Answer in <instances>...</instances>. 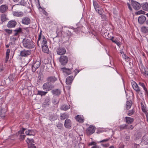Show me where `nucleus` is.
Wrapping results in <instances>:
<instances>
[{"label": "nucleus", "instance_id": "nucleus-1", "mask_svg": "<svg viewBox=\"0 0 148 148\" xmlns=\"http://www.w3.org/2000/svg\"><path fill=\"white\" fill-rule=\"evenodd\" d=\"M23 47L27 49H32L34 47V43L32 41L25 38L23 39Z\"/></svg>", "mask_w": 148, "mask_h": 148}, {"label": "nucleus", "instance_id": "nucleus-2", "mask_svg": "<svg viewBox=\"0 0 148 148\" xmlns=\"http://www.w3.org/2000/svg\"><path fill=\"white\" fill-rule=\"evenodd\" d=\"M42 31L40 32L38 36V39L37 41V45L38 47H40L39 43H40L41 46L47 45V42L46 39L44 36H42Z\"/></svg>", "mask_w": 148, "mask_h": 148}, {"label": "nucleus", "instance_id": "nucleus-3", "mask_svg": "<svg viewBox=\"0 0 148 148\" xmlns=\"http://www.w3.org/2000/svg\"><path fill=\"white\" fill-rule=\"evenodd\" d=\"M132 86L133 89L136 91L137 93L139 94L141 97L143 96V93L138 84L135 82L132 81L131 82Z\"/></svg>", "mask_w": 148, "mask_h": 148}, {"label": "nucleus", "instance_id": "nucleus-4", "mask_svg": "<svg viewBox=\"0 0 148 148\" xmlns=\"http://www.w3.org/2000/svg\"><path fill=\"white\" fill-rule=\"evenodd\" d=\"M42 88L44 90L48 91L51 90L54 88V86L53 84H51L48 82L45 83L43 84Z\"/></svg>", "mask_w": 148, "mask_h": 148}, {"label": "nucleus", "instance_id": "nucleus-5", "mask_svg": "<svg viewBox=\"0 0 148 148\" xmlns=\"http://www.w3.org/2000/svg\"><path fill=\"white\" fill-rule=\"evenodd\" d=\"M95 130V127L92 125H90V126L87 128L86 130V133L87 135H90L93 134Z\"/></svg>", "mask_w": 148, "mask_h": 148}, {"label": "nucleus", "instance_id": "nucleus-6", "mask_svg": "<svg viewBox=\"0 0 148 148\" xmlns=\"http://www.w3.org/2000/svg\"><path fill=\"white\" fill-rule=\"evenodd\" d=\"M130 1H131L132 6L135 9H139L140 8L141 5L139 3L133 0H130Z\"/></svg>", "mask_w": 148, "mask_h": 148}, {"label": "nucleus", "instance_id": "nucleus-7", "mask_svg": "<svg viewBox=\"0 0 148 148\" xmlns=\"http://www.w3.org/2000/svg\"><path fill=\"white\" fill-rule=\"evenodd\" d=\"M68 60V57L64 56H61L59 58V61L62 65L66 64Z\"/></svg>", "mask_w": 148, "mask_h": 148}, {"label": "nucleus", "instance_id": "nucleus-8", "mask_svg": "<svg viewBox=\"0 0 148 148\" xmlns=\"http://www.w3.org/2000/svg\"><path fill=\"white\" fill-rule=\"evenodd\" d=\"M31 53V50L24 49L21 51L20 55L22 57H26L30 55Z\"/></svg>", "mask_w": 148, "mask_h": 148}, {"label": "nucleus", "instance_id": "nucleus-9", "mask_svg": "<svg viewBox=\"0 0 148 148\" xmlns=\"http://www.w3.org/2000/svg\"><path fill=\"white\" fill-rule=\"evenodd\" d=\"M47 82L53 84L57 80V78L54 76H50L48 77L46 79Z\"/></svg>", "mask_w": 148, "mask_h": 148}, {"label": "nucleus", "instance_id": "nucleus-10", "mask_svg": "<svg viewBox=\"0 0 148 148\" xmlns=\"http://www.w3.org/2000/svg\"><path fill=\"white\" fill-rule=\"evenodd\" d=\"M40 65V62L39 61H36L32 66V71L33 72H35L36 70L38 68Z\"/></svg>", "mask_w": 148, "mask_h": 148}, {"label": "nucleus", "instance_id": "nucleus-11", "mask_svg": "<svg viewBox=\"0 0 148 148\" xmlns=\"http://www.w3.org/2000/svg\"><path fill=\"white\" fill-rule=\"evenodd\" d=\"M57 53L59 55H62L64 54L66 51L65 49L63 47H60L57 49Z\"/></svg>", "mask_w": 148, "mask_h": 148}, {"label": "nucleus", "instance_id": "nucleus-12", "mask_svg": "<svg viewBox=\"0 0 148 148\" xmlns=\"http://www.w3.org/2000/svg\"><path fill=\"white\" fill-rule=\"evenodd\" d=\"M16 25V22L15 21L12 20L10 21L7 24V26L9 28L14 27Z\"/></svg>", "mask_w": 148, "mask_h": 148}, {"label": "nucleus", "instance_id": "nucleus-13", "mask_svg": "<svg viewBox=\"0 0 148 148\" xmlns=\"http://www.w3.org/2000/svg\"><path fill=\"white\" fill-rule=\"evenodd\" d=\"M71 120L69 119H66L65 121L64 126L67 128L70 129L72 125Z\"/></svg>", "mask_w": 148, "mask_h": 148}, {"label": "nucleus", "instance_id": "nucleus-14", "mask_svg": "<svg viewBox=\"0 0 148 148\" xmlns=\"http://www.w3.org/2000/svg\"><path fill=\"white\" fill-rule=\"evenodd\" d=\"M50 98L49 97H47L45 99V101L42 105V107L45 108L48 106L50 104Z\"/></svg>", "mask_w": 148, "mask_h": 148}, {"label": "nucleus", "instance_id": "nucleus-15", "mask_svg": "<svg viewBox=\"0 0 148 148\" xmlns=\"http://www.w3.org/2000/svg\"><path fill=\"white\" fill-rule=\"evenodd\" d=\"M110 140V138H107L103 140H102L98 142V143H101V145L103 147L106 148L108 147L109 145V143L107 144H104L103 143L106 142Z\"/></svg>", "mask_w": 148, "mask_h": 148}, {"label": "nucleus", "instance_id": "nucleus-16", "mask_svg": "<svg viewBox=\"0 0 148 148\" xmlns=\"http://www.w3.org/2000/svg\"><path fill=\"white\" fill-rule=\"evenodd\" d=\"M74 77L73 76L71 75L67 77L66 80V84L71 85L73 80Z\"/></svg>", "mask_w": 148, "mask_h": 148}, {"label": "nucleus", "instance_id": "nucleus-17", "mask_svg": "<svg viewBox=\"0 0 148 148\" xmlns=\"http://www.w3.org/2000/svg\"><path fill=\"white\" fill-rule=\"evenodd\" d=\"M146 21V17L143 15L140 16L138 18V21L140 24H143Z\"/></svg>", "mask_w": 148, "mask_h": 148}, {"label": "nucleus", "instance_id": "nucleus-18", "mask_svg": "<svg viewBox=\"0 0 148 148\" xmlns=\"http://www.w3.org/2000/svg\"><path fill=\"white\" fill-rule=\"evenodd\" d=\"M14 16L18 17H21L24 15L23 13L21 11H14L13 12Z\"/></svg>", "mask_w": 148, "mask_h": 148}, {"label": "nucleus", "instance_id": "nucleus-19", "mask_svg": "<svg viewBox=\"0 0 148 148\" xmlns=\"http://www.w3.org/2000/svg\"><path fill=\"white\" fill-rule=\"evenodd\" d=\"M51 93L54 95L58 96L61 94V91L60 89H55L51 90Z\"/></svg>", "mask_w": 148, "mask_h": 148}, {"label": "nucleus", "instance_id": "nucleus-20", "mask_svg": "<svg viewBox=\"0 0 148 148\" xmlns=\"http://www.w3.org/2000/svg\"><path fill=\"white\" fill-rule=\"evenodd\" d=\"M30 20L28 17L23 18L22 20V23L24 24L28 25L30 23Z\"/></svg>", "mask_w": 148, "mask_h": 148}, {"label": "nucleus", "instance_id": "nucleus-21", "mask_svg": "<svg viewBox=\"0 0 148 148\" xmlns=\"http://www.w3.org/2000/svg\"><path fill=\"white\" fill-rule=\"evenodd\" d=\"M75 119L79 122L83 123L84 121L83 117L81 115H77L75 117Z\"/></svg>", "mask_w": 148, "mask_h": 148}, {"label": "nucleus", "instance_id": "nucleus-22", "mask_svg": "<svg viewBox=\"0 0 148 148\" xmlns=\"http://www.w3.org/2000/svg\"><path fill=\"white\" fill-rule=\"evenodd\" d=\"M69 117L68 114L66 113H65L60 114V119L62 120H63L65 119H67Z\"/></svg>", "mask_w": 148, "mask_h": 148}, {"label": "nucleus", "instance_id": "nucleus-23", "mask_svg": "<svg viewBox=\"0 0 148 148\" xmlns=\"http://www.w3.org/2000/svg\"><path fill=\"white\" fill-rule=\"evenodd\" d=\"M22 31V29L21 27H19L18 28L14 30V31L15 32V33L14 34V36H17L18 35L20 34Z\"/></svg>", "mask_w": 148, "mask_h": 148}, {"label": "nucleus", "instance_id": "nucleus-24", "mask_svg": "<svg viewBox=\"0 0 148 148\" xmlns=\"http://www.w3.org/2000/svg\"><path fill=\"white\" fill-rule=\"evenodd\" d=\"M126 122L128 124H130L132 123L134 121V119L129 117H125Z\"/></svg>", "mask_w": 148, "mask_h": 148}, {"label": "nucleus", "instance_id": "nucleus-25", "mask_svg": "<svg viewBox=\"0 0 148 148\" xmlns=\"http://www.w3.org/2000/svg\"><path fill=\"white\" fill-rule=\"evenodd\" d=\"M132 101L131 100H129L127 101L126 104V109L127 110L130 109L132 106Z\"/></svg>", "mask_w": 148, "mask_h": 148}, {"label": "nucleus", "instance_id": "nucleus-26", "mask_svg": "<svg viewBox=\"0 0 148 148\" xmlns=\"http://www.w3.org/2000/svg\"><path fill=\"white\" fill-rule=\"evenodd\" d=\"M6 110L4 108L1 109L0 111V116L2 118H4L5 116V113Z\"/></svg>", "mask_w": 148, "mask_h": 148}, {"label": "nucleus", "instance_id": "nucleus-27", "mask_svg": "<svg viewBox=\"0 0 148 148\" xmlns=\"http://www.w3.org/2000/svg\"><path fill=\"white\" fill-rule=\"evenodd\" d=\"M48 92L47 91H44L42 90H38L37 91V95H40L41 97L45 96L47 93Z\"/></svg>", "mask_w": 148, "mask_h": 148}, {"label": "nucleus", "instance_id": "nucleus-28", "mask_svg": "<svg viewBox=\"0 0 148 148\" xmlns=\"http://www.w3.org/2000/svg\"><path fill=\"white\" fill-rule=\"evenodd\" d=\"M141 30L143 33L148 34V27L143 26L141 28Z\"/></svg>", "mask_w": 148, "mask_h": 148}, {"label": "nucleus", "instance_id": "nucleus-29", "mask_svg": "<svg viewBox=\"0 0 148 148\" xmlns=\"http://www.w3.org/2000/svg\"><path fill=\"white\" fill-rule=\"evenodd\" d=\"M57 118V116L56 115L54 114H53L50 116L49 118L50 120L52 121H54L56 120Z\"/></svg>", "mask_w": 148, "mask_h": 148}, {"label": "nucleus", "instance_id": "nucleus-30", "mask_svg": "<svg viewBox=\"0 0 148 148\" xmlns=\"http://www.w3.org/2000/svg\"><path fill=\"white\" fill-rule=\"evenodd\" d=\"M70 108V106L69 105H64L61 106L60 109L62 110L66 111Z\"/></svg>", "mask_w": 148, "mask_h": 148}, {"label": "nucleus", "instance_id": "nucleus-31", "mask_svg": "<svg viewBox=\"0 0 148 148\" xmlns=\"http://www.w3.org/2000/svg\"><path fill=\"white\" fill-rule=\"evenodd\" d=\"M41 46L42 47V51L43 52L47 53L49 52V48L47 45Z\"/></svg>", "mask_w": 148, "mask_h": 148}, {"label": "nucleus", "instance_id": "nucleus-32", "mask_svg": "<svg viewBox=\"0 0 148 148\" xmlns=\"http://www.w3.org/2000/svg\"><path fill=\"white\" fill-rule=\"evenodd\" d=\"M19 3L20 5H23V6H26V5L27 4L26 2L24 0H21V1L19 2ZM18 5H19V4H17L14 5H13L11 7L12 9L13 8L14 6H17Z\"/></svg>", "mask_w": 148, "mask_h": 148}, {"label": "nucleus", "instance_id": "nucleus-33", "mask_svg": "<svg viewBox=\"0 0 148 148\" xmlns=\"http://www.w3.org/2000/svg\"><path fill=\"white\" fill-rule=\"evenodd\" d=\"M63 71L67 75H69L71 73V69L64 67L62 68Z\"/></svg>", "mask_w": 148, "mask_h": 148}, {"label": "nucleus", "instance_id": "nucleus-34", "mask_svg": "<svg viewBox=\"0 0 148 148\" xmlns=\"http://www.w3.org/2000/svg\"><path fill=\"white\" fill-rule=\"evenodd\" d=\"M72 34L71 32L69 30L66 31V32H65L64 33V37H66L68 39L69 38V36L71 35Z\"/></svg>", "mask_w": 148, "mask_h": 148}, {"label": "nucleus", "instance_id": "nucleus-35", "mask_svg": "<svg viewBox=\"0 0 148 148\" xmlns=\"http://www.w3.org/2000/svg\"><path fill=\"white\" fill-rule=\"evenodd\" d=\"M128 125L126 124H123L120 125L119 128L121 130L126 129L127 128Z\"/></svg>", "mask_w": 148, "mask_h": 148}, {"label": "nucleus", "instance_id": "nucleus-36", "mask_svg": "<svg viewBox=\"0 0 148 148\" xmlns=\"http://www.w3.org/2000/svg\"><path fill=\"white\" fill-rule=\"evenodd\" d=\"M1 21L2 22H4L7 19L6 15L4 14H2L1 16Z\"/></svg>", "mask_w": 148, "mask_h": 148}, {"label": "nucleus", "instance_id": "nucleus-37", "mask_svg": "<svg viewBox=\"0 0 148 148\" xmlns=\"http://www.w3.org/2000/svg\"><path fill=\"white\" fill-rule=\"evenodd\" d=\"M142 7L143 9H148V3H145L142 4Z\"/></svg>", "mask_w": 148, "mask_h": 148}, {"label": "nucleus", "instance_id": "nucleus-38", "mask_svg": "<svg viewBox=\"0 0 148 148\" xmlns=\"http://www.w3.org/2000/svg\"><path fill=\"white\" fill-rule=\"evenodd\" d=\"M56 126L60 130H62L63 127V124L60 122H58Z\"/></svg>", "mask_w": 148, "mask_h": 148}, {"label": "nucleus", "instance_id": "nucleus-39", "mask_svg": "<svg viewBox=\"0 0 148 148\" xmlns=\"http://www.w3.org/2000/svg\"><path fill=\"white\" fill-rule=\"evenodd\" d=\"M114 37H112L110 40H111L113 42L116 44L118 46H119L120 45V43L116 40H114Z\"/></svg>", "mask_w": 148, "mask_h": 148}, {"label": "nucleus", "instance_id": "nucleus-40", "mask_svg": "<svg viewBox=\"0 0 148 148\" xmlns=\"http://www.w3.org/2000/svg\"><path fill=\"white\" fill-rule=\"evenodd\" d=\"M26 141L28 144L30 143H34V140L33 139H29L28 138H27Z\"/></svg>", "mask_w": 148, "mask_h": 148}, {"label": "nucleus", "instance_id": "nucleus-41", "mask_svg": "<svg viewBox=\"0 0 148 148\" xmlns=\"http://www.w3.org/2000/svg\"><path fill=\"white\" fill-rule=\"evenodd\" d=\"M9 6H11V5L7 6L5 5H2L0 8V9H7L9 8Z\"/></svg>", "mask_w": 148, "mask_h": 148}, {"label": "nucleus", "instance_id": "nucleus-42", "mask_svg": "<svg viewBox=\"0 0 148 148\" xmlns=\"http://www.w3.org/2000/svg\"><path fill=\"white\" fill-rule=\"evenodd\" d=\"M15 36H11L10 38V40L11 41L14 42L18 38L15 37Z\"/></svg>", "mask_w": 148, "mask_h": 148}, {"label": "nucleus", "instance_id": "nucleus-43", "mask_svg": "<svg viewBox=\"0 0 148 148\" xmlns=\"http://www.w3.org/2000/svg\"><path fill=\"white\" fill-rule=\"evenodd\" d=\"M145 12L142 11V10L139 11L137 12H135V14L136 15H139L140 14H144Z\"/></svg>", "mask_w": 148, "mask_h": 148}, {"label": "nucleus", "instance_id": "nucleus-44", "mask_svg": "<svg viewBox=\"0 0 148 148\" xmlns=\"http://www.w3.org/2000/svg\"><path fill=\"white\" fill-rule=\"evenodd\" d=\"M28 148H36L34 144L32 143H30L28 144Z\"/></svg>", "mask_w": 148, "mask_h": 148}, {"label": "nucleus", "instance_id": "nucleus-45", "mask_svg": "<svg viewBox=\"0 0 148 148\" xmlns=\"http://www.w3.org/2000/svg\"><path fill=\"white\" fill-rule=\"evenodd\" d=\"M140 104L141 105V109L143 112L146 111L145 109L146 107H145V106H144V105L143 104V102H141L140 103Z\"/></svg>", "mask_w": 148, "mask_h": 148}, {"label": "nucleus", "instance_id": "nucleus-46", "mask_svg": "<svg viewBox=\"0 0 148 148\" xmlns=\"http://www.w3.org/2000/svg\"><path fill=\"white\" fill-rule=\"evenodd\" d=\"M134 112V110L133 111V110H130L128 111L127 113V114L129 116H130L133 114Z\"/></svg>", "mask_w": 148, "mask_h": 148}, {"label": "nucleus", "instance_id": "nucleus-47", "mask_svg": "<svg viewBox=\"0 0 148 148\" xmlns=\"http://www.w3.org/2000/svg\"><path fill=\"white\" fill-rule=\"evenodd\" d=\"M25 130V128H23L22 130H21L18 131V134L21 135L22 134H23Z\"/></svg>", "mask_w": 148, "mask_h": 148}, {"label": "nucleus", "instance_id": "nucleus-48", "mask_svg": "<svg viewBox=\"0 0 148 148\" xmlns=\"http://www.w3.org/2000/svg\"><path fill=\"white\" fill-rule=\"evenodd\" d=\"M26 136L25 135H20L19 136V139L20 141L24 139Z\"/></svg>", "mask_w": 148, "mask_h": 148}, {"label": "nucleus", "instance_id": "nucleus-49", "mask_svg": "<svg viewBox=\"0 0 148 148\" xmlns=\"http://www.w3.org/2000/svg\"><path fill=\"white\" fill-rule=\"evenodd\" d=\"M130 139V136L129 135H127L124 138V140L125 141H129Z\"/></svg>", "mask_w": 148, "mask_h": 148}, {"label": "nucleus", "instance_id": "nucleus-50", "mask_svg": "<svg viewBox=\"0 0 148 148\" xmlns=\"http://www.w3.org/2000/svg\"><path fill=\"white\" fill-rule=\"evenodd\" d=\"M93 4L95 9H96L99 8V5L95 1H93Z\"/></svg>", "mask_w": 148, "mask_h": 148}, {"label": "nucleus", "instance_id": "nucleus-51", "mask_svg": "<svg viewBox=\"0 0 148 148\" xmlns=\"http://www.w3.org/2000/svg\"><path fill=\"white\" fill-rule=\"evenodd\" d=\"M138 84L139 86L142 87L143 88L144 90L146 88L144 84L143 83L140 82Z\"/></svg>", "mask_w": 148, "mask_h": 148}, {"label": "nucleus", "instance_id": "nucleus-52", "mask_svg": "<svg viewBox=\"0 0 148 148\" xmlns=\"http://www.w3.org/2000/svg\"><path fill=\"white\" fill-rule=\"evenodd\" d=\"M29 136H34L35 135L34 131L33 130H29Z\"/></svg>", "mask_w": 148, "mask_h": 148}, {"label": "nucleus", "instance_id": "nucleus-53", "mask_svg": "<svg viewBox=\"0 0 148 148\" xmlns=\"http://www.w3.org/2000/svg\"><path fill=\"white\" fill-rule=\"evenodd\" d=\"M4 31L7 33L9 34H12V30H10L9 29H4Z\"/></svg>", "mask_w": 148, "mask_h": 148}, {"label": "nucleus", "instance_id": "nucleus-54", "mask_svg": "<svg viewBox=\"0 0 148 148\" xmlns=\"http://www.w3.org/2000/svg\"><path fill=\"white\" fill-rule=\"evenodd\" d=\"M101 19L102 21H106V15L104 14L102 15L101 16Z\"/></svg>", "mask_w": 148, "mask_h": 148}, {"label": "nucleus", "instance_id": "nucleus-55", "mask_svg": "<svg viewBox=\"0 0 148 148\" xmlns=\"http://www.w3.org/2000/svg\"><path fill=\"white\" fill-rule=\"evenodd\" d=\"M10 53V49H8L7 50L6 53V57H9V54Z\"/></svg>", "mask_w": 148, "mask_h": 148}, {"label": "nucleus", "instance_id": "nucleus-56", "mask_svg": "<svg viewBox=\"0 0 148 148\" xmlns=\"http://www.w3.org/2000/svg\"><path fill=\"white\" fill-rule=\"evenodd\" d=\"M81 29L80 27H77L76 28H75L74 30L75 32L76 33H78V32L80 31Z\"/></svg>", "mask_w": 148, "mask_h": 148}, {"label": "nucleus", "instance_id": "nucleus-57", "mask_svg": "<svg viewBox=\"0 0 148 148\" xmlns=\"http://www.w3.org/2000/svg\"><path fill=\"white\" fill-rule=\"evenodd\" d=\"M59 102L56 99H54L53 101V103L54 105L57 104Z\"/></svg>", "mask_w": 148, "mask_h": 148}, {"label": "nucleus", "instance_id": "nucleus-58", "mask_svg": "<svg viewBox=\"0 0 148 148\" xmlns=\"http://www.w3.org/2000/svg\"><path fill=\"white\" fill-rule=\"evenodd\" d=\"M100 15H102V11L103 10H95Z\"/></svg>", "mask_w": 148, "mask_h": 148}, {"label": "nucleus", "instance_id": "nucleus-59", "mask_svg": "<svg viewBox=\"0 0 148 148\" xmlns=\"http://www.w3.org/2000/svg\"><path fill=\"white\" fill-rule=\"evenodd\" d=\"M25 130H26L25 133L26 135H29V130L26 128H25Z\"/></svg>", "mask_w": 148, "mask_h": 148}, {"label": "nucleus", "instance_id": "nucleus-60", "mask_svg": "<svg viewBox=\"0 0 148 148\" xmlns=\"http://www.w3.org/2000/svg\"><path fill=\"white\" fill-rule=\"evenodd\" d=\"M96 144H97V143L95 142L92 141L90 143H89L88 144V145L90 146V145H96Z\"/></svg>", "mask_w": 148, "mask_h": 148}, {"label": "nucleus", "instance_id": "nucleus-61", "mask_svg": "<svg viewBox=\"0 0 148 148\" xmlns=\"http://www.w3.org/2000/svg\"><path fill=\"white\" fill-rule=\"evenodd\" d=\"M4 69L3 66L2 65L0 64V72L2 71Z\"/></svg>", "mask_w": 148, "mask_h": 148}, {"label": "nucleus", "instance_id": "nucleus-62", "mask_svg": "<svg viewBox=\"0 0 148 148\" xmlns=\"http://www.w3.org/2000/svg\"><path fill=\"white\" fill-rule=\"evenodd\" d=\"M122 56L123 58H124L125 60H127L128 58H129V57L125 54L123 55Z\"/></svg>", "mask_w": 148, "mask_h": 148}, {"label": "nucleus", "instance_id": "nucleus-63", "mask_svg": "<svg viewBox=\"0 0 148 148\" xmlns=\"http://www.w3.org/2000/svg\"><path fill=\"white\" fill-rule=\"evenodd\" d=\"M144 90L145 92V95H147V96L148 98V91L147 90V88H145V89Z\"/></svg>", "mask_w": 148, "mask_h": 148}, {"label": "nucleus", "instance_id": "nucleus-64", "mask_svg": "<svg viewBox=\"0 0 148 148\" xmlns=\"http://www.w3.org/2000/svg\"><path fill=\"white\" fill-rule=\"evenodd\" d=\"M42 13H43L44 14H45V15H46V16H48V13H47V12H46L45 11V10H42Z\"/></svg>", "mask_w": 148, "mask_h": 148}]
</instances>
